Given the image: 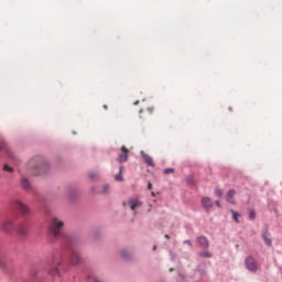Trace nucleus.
Here are the masks:
<instances>
[{"instance_id": "1", "label": "nucleus", "mask_w": 282, "mask_h": 282, "mask_svg": "<svg viewBox=\"0 0 282 282\" xmlns=\"http://www.w3.org/2000/svg\"><path fill=\"white\" fill-rule=\"evenodd\" d=\"M65 223L58 218L51 219L50 223V232L55 239H61L63 237V227Z\"/></svg>"}, {"instance_id": "2", "label": "nucleus", "mask_w": 282, "mask_h": 282, "mask_svg": "<svg viewBox=\"0 0 282 282\" xmlns=\"http://www.w3.org/2000/svg\"><path fill=\"white\" fill-rule=\"evenodd\" d=\"M30 166H32L33 175H43V173H45L48 169L47 162L43 160H39L37 163L35 160H32L30 161Z\"/></svg>"}, {"instance_id": "3", "label": "nucleus", "mask_w": 282, "mask_h": 282, "mask_svg": "<svg viewBox=\"0 0 282 282\" xmlns=\"http://www.w3.org/2000/svg\"><path fill=\"white\" fill-rule=\"evenodd\" d=\"M245 263L247 270H250V272H257V270H259V264L257 263V260L252 258V256L247 257Z\"/></svg>"}, {"instance_id": "4", "label": "nucleus", "mask_w": 282, "mask_h": 282, "mask_svg": "<svg viewBox=\"0 0 282 282\" xmlns=\"http://www.w3.org/2000/svg\"><path fill=\"white\" fill-rule=\"evenodd\" d=\"M48 264L53 265V268L48 270V274H51V276H56V274H58V272H59L58 265H61V262H56V257H53L48 261Z\"/></svg>"}, {"instance_id": "5", "label": "nucleus", "mask_w": 282, "mask_h": 282, "mask_svg": "<svg viewBox=\"0 0 282 282\" xmlns=\"http://www.w3.org/2000/svg\"><path fill=\"white\" fill-rule=\"evenodd\" d=\"M14 206H15V208H18V210H20L21 215H23V216L30 215V207H28V205H25V203H23L21 200H15Z\"/></svg>"}, {"instance_id": "6", "label": "nucleus", "mask_w": 282, "mask_h": 282, "mask_svg": "<svg viewBox=\"0 0 282 282\" xmlns=\"http://www.w3.org/2000/svg\"><path fill=\"white\" fill-rule=\"evenodd\" d=\"M127 160H129V149H127V147H121V154H119L118 156V162L122 163V162H127Z\"/></svg>"}, {"instance_id": "7", "label": "nucleus", "mask_w": 282, "mask_h": 282, "mask_svg": "<svg viewBox=\"0 0 282 282\" xmlns=\"http://www.w3.org/2000/svg\"><path fill=\"white\" fill-rule=\"evenodd\" d=\"M202 206L207 213H210V208H213V199H210V197H203Z\"/></svg>"}, {"instance_id": "8", "label": "nucleus", "mask_w": 282, "mask_h": 282, "mask_svg": "<svg viewBox=\"0 0 282 282\" xmlns=\"http://www.w3.org/2000/svg\"><path fill=\"white\" fill-rule=\"evenodd\" d=\"M141 156L148 166L155 167V163L153 162V158H151V155L147 154L144 151H141Z\"/></svg>"}, {"instance_id": "9", "label": "nucleus", "mask_w": 282, "mask_h": 282, "mask_svg": "<svg viewBox=\"0 0 282 282\" xmlns=\"http://www.w3.org/2000/svg\"><path fill=\"white\" fill-rule=\"evenodd\" d=\"M14 229V225L12 223V220H7L2 224V230L3 232L10 234L11 230Z\"/></svg>"}, {"instance_id": "10", "label": "nucleus", "mask_w": 282, "mask_h": 282, "mask_svg": "<svg viewBox=\"0 0 282 282\" xmlns=\"http://www.w3.org/2000/svg\"><path fill=\"white\" fill-rule=\"evenodd\" d=\"M70 263L72 265H78V263H80V254H78V252L72 251Z\"/></svg>"}, {"instance_id": "11", "label": "nucleus", "mask_w": 282, "mask_h": 282, "mask_svg": "<svg viewBox=\"0 0 282 282\" xmlns=\"http://www.w3.org/2000/svg\"><path fill=\"white\" fill-rule=\"evenodd\" d=\"M20 184L24 191H32V184L26 177H22Z\"/></svg>"}, {"instance_id": "12", "label": "nucleus", "mask_w": 282, "mask_h": 282, "mask_svg": "<svg viewBox=\"0 0 282 282\" xmlns=\"http://www.w3.org/2000/svg\"><path fill=\"white\" fill-rule=\"evenodd\" d=\"M128 204L131 210H135L142 206V202H140V199H130Z\"/></svg>"}, {"instance_id": "13", "label": "nucleus", "mask_w": 282, "mask_h": 282, "mask_svg": "<svg viewBox=\"0 0 282 282\" xmlns=\"http://www.w3.org/2000/svg\"><path fill=\"white\" fill-rule=\"evenodd\" d=\"M235 195H237V192H235V189H230L227 193V202H228V204H235Z\"/></svg>"}, {"instance_id": "14", "label": "nucleus", "mask_w": 282, "mask_h": 282, "mask_svg": "<svg viewBox=\"0 0 282 282\" xmlns=\"http://www.w3.org/2000/svg\"><path fill=\"white\" fill-rule=\"evenodd\" d=\"M153 113V108H147L140 110V118H147Z\"/></svg>"}, {"instance_id": "15", "label": "nucleus", "mask_w": 282, "mask_h": 282, "mask_svg": "<svg viewBox=\"0 0 282 282\" xmlns=\"http://www.w3.org/2000/svg\"><path fill=\"white\" fill-rule=\"evenodd\" d=\"M198 243L202 246V248H208V239L206 237H198Z\"/></svg>"}, {"instance_id": "16", "label": "nucleus", "mask_w": 282, "mask_h": 282, "mask_svg": "<svg viewBox=\"0 0 282 282\" xmlns=\"http://www.w3.org/2000/svg\"><path fill=\"white\" fill-rule=\"evenodd\" d=\"M18 232L19 235H28V226L25 225H20L19 228H18Z\"/></svg>"}, {"instance_id": "17", "label": "nucleus", "mask_w": 282, "mask_h": 282, "mask_svg": "<svg viewBox=\"0 0 282 282\" xmlns=\"http://www.w3.org/2000/svg\"><path fill=\"white\" fill-rule=\"evenodd\" d=\"M122 170H123V167L120 166L119 167V173L115 176L116 182H122L123 181V178H122Z\"/></svg>"}, {"instance_id": "18", "label": "nucleus", "mask_w": 282, "mask_h": 282, "mask_svg": "<svg viewBox=\"0 0 282 282\" xmlns=\"http://www.w3.org/2000/svg\"><path fill=\"white\" fill-rule=\"evenodd\" d=\"M262 239L267 246H272V239H270V237H268V234H263Z\"/></svg>"}, {"instance_id": "19", "label": "nucleus", "mask_w": 282, "mask_h": 282, "mask_svg": "<svg viewBox=\"0 0 282 282\" xmlns=\"http://www.w3.org/2000/svg\"><path fill=\"white\" fill-rule=\"evenodd\" d=\"M232 219L236 224H239V213L231 210Z\"/></svg>"}, {"instance_id": "20", "label": "nucleus", "mask_w": 282, "mask_h": 282, "mask_svg": "<svg viewBox=\"0 0 282 282\" xmlns=\"http://www.w3.org/2000/svg\"><path fill=\"white\" fill-rule=\"evenodd\" d=\"M173 173H175V170H174L173 167H170V169H165V170H164V174H165V175H171V174H173Z\"/></svg>"}, {"instance_id": "21", "label": "nucleus", "mask_w": 282, "mask_h": 282, "mask_svg": "<svg viewBox=\"0 0 282 282\" xmlns=\"http://www.w3.org/2000/svg\"><path fill=\"white\" fill-rule=\"evenodd\" d=\"M257 218V213H254V210H250L249 213V219L254 220Z\"/></svg>"}, {"instance_id": "22", "label": "nucleus", "mask_w": 282, "mask_h": 282, "mask_svg": "<svg viewBox=\"0 0 282 282\" xmlns=\"http://www.w3.org/2000/svg\"><path fill=\"white\" fill-rule=\"evenodd\" d=\"M3 171H7L8 173H12L14 169L10 167L8 164L3 166Z\"/></svg>"}, {"instance_id": "23", "label": "nucleus", "mask_w": 282, "mask_h": 282, "mask_svg": "<svg viewBox=\"0 0 282 282\" xmlns=\"http://www.w3.org/2000/svg\"><path fill=\"white\" fill-rule=\"evenodd\" d=\"M215 195H216L217 197H221V195H224V192H223L221 189H219V188H216V189H215Z\"/></svg>"}, {"instance_id": "24", "label": "nucleus", "mask_w": 282, "mask_h": 282, "mask_svg": "<svg viewBox=\"0 0 282 282\" xmlns=\"http://www.w3.org/2000/svg\"><path fill=\"white\" fill-rule=\"evenodd\" d=\"M200 257L210 258V257H213V254L210 252H208V251H204V252L200 253Z\"/></svg>"}, {"instance_id": "25", "label": "nucleus", "mask_w": 282, "mask_h": 282, "mask_svg": "<svg viewBox=\"0 0 282 282\" xmlns=\"http://www.w3.org/2000/svg\"><path fill=\"white\" fill-rule=\"evenodd\" d=\"M6 149V141L0 140V151H3Z\"/></svg>"}, {"instance_id": "26", "label": "nucleus", "mask_w": 282, "mask_h": 282, "mask_svg": "<svg viewBox=\"0 0 282 282\" xmlns=\"http://www.w3.org/2000/svg\"><path fill=\"white\" fill-rule=\"evenodd\" d=\"M89 177H90V180H96V177H98V174L90 173Z\"/></svg>"}, {"instance_id": "27", "label": "nucleus", "mask_w": 282, "mask_h": 282, "mask_svg": "<svg viewBox=\"0 0 282 282\" xmlns=\"http://www.w3.org/2000/svg\"><path fill=\"white\" fill-rule=\"evenodd\" d=\"M107 191H109V185H105V186L102 187L101 193H107Z\"/></svg>"}, {"instance_id": "28", "label": "nucleus", "mask_w": 282, "mask_h": 282, "mask_svg": "<svg viewBox=\"0 0 282 282\" xmlns=\"http://www.w3.org/2000/svg\"><path fill=\"white\" fill-rule=\"evenodd\" d=\"M184 243H187V246H191V248H193V243L191 242V240H185Z\"/></svg>"}, {"instance_id": "29", "label": "nucleus", "mask_w": 282, "mask_h": 282, "mask_svg": "<svg viewBox=\"0 0 282 282\" xmlns=\"http://www.w3.org/2000/svg\"><path fill=\"white\" fill-rule=\"evenodd\" d=\"M215 204L218 208H221V203L219 200H216Z\"/></svg>"}, {"instance_id": "30", "label": "nucleus", "mask_w": 282, "mask_h": 282, "mask_svg": "<svg viewBox=\"0 0 282 282\" xmlns=\"http://www.w3.org/2000/svg\"><path fill=\"white\" fill-rule=\"evenodd\" d=\"M148 188H149V191H151V188H153V184L149 183Z\"/></svg>"}, {"instance_id": "31", "label": "nucleus", "mask_w": 282, "mask_h": 282, "mask_svg": "<svg viewBox=\"0 0 282 282\" xmlns=\"http://www.w3.org/2000/svg\"><path fill=\"white\" fill-rule=\"evenodd\" d=\"M165 239H171V236H169V235H165Z\"/></svg>"}, {"instance_id": "32", "label": "nucleus", "mask_w": 282, "mask_h": 282, "mask_svg": "<svg viewBox=\"0 0 282 282\" xmlns=\"http://www.w3.org/2000/svg\"><path fill=\"white\" fill-rule=\"evenodd\" d=\"M104 109H106V110L108 109L107 105H104Z\"/></svg>"}, {"instance_id": "33", "label": "nucleus", "mask_w": 282, "mask_h": 282, "mask_svg": "<svg viewBox=\"0 0 282 282\" xmlns=\"http://www.w3.org/2000/svg\"><path fill=\"white\" fill-rule=\"evenodd\" d=\"M153 250H158V246H154V247H153Z\"/></svg>"}, {"instance_id": "34", "label": "nucleus", "mask_w": 282, "mask_h": 282, "mask_svg": "<svg viewBox=\"0 0 282 282\" xmlns=\"http://www.w3.org/2000/svg\"><path fill=\"white\" fill-rule=\"evenodd\" d=\"M152 197H155V193L152 192Z\"/></svg>"}, {"instance_id": "35", "label": "nucleus", "mask_w": 282, "mask_h": 282, "mask_svg": "<svg viewBox=\"0 0 282 282\" xmlns=\"http://www.w3.org/2000/svg\"><path fill=\"white\" fill-rule=\"evenodd\" d=\"M122 256L127 258V254H124V252L122 253Z\"/></svg>"}, {"instance_id": "36", "label": "nucleus", "mask_w": 282, "mask_h": 282, "mask_svg": "<svg viewBox=\"0 0 282 282\" xmlns=\"http://www.w3.org/2000/svg\"><path fill=\"white\" fill-rule=\"evenodd\" d=\"M134 105H138V101H134Z\"/></svg>"}, {"instance_id": "37", "label": "nucleus", "mask_w": 282, "mask_h": 282, "mask_svg": "<svg viewBox=\"0 0 282 282\" xmlns=\"http://www.w3.org/2000/svg\"><path fill=\"white\" fill-rule=\"evenodd\" d=\"M170 272H173V269H170Z\"/></svg>"}]
</instances>
